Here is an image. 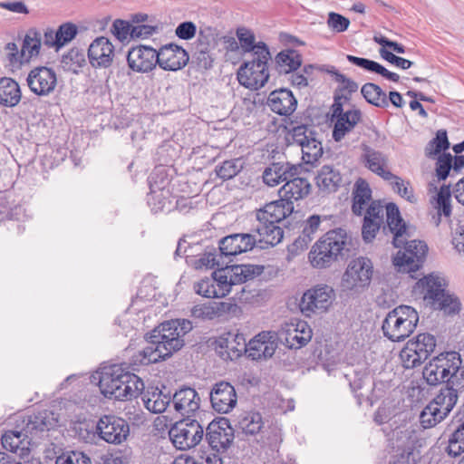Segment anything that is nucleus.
I'll return each mask as SVG.
<instances>
[{
	"instance_id": "obj_8",
	"label": "nucleus",
	"mask_w": 464,
	"mask_h": 464,
	"mask_svg": "<svg viewBox=\"0 0 464 464\" xmlns=\"http://www.w3.org/2000/svg\"><path fill=\"white\" fill-rule=\"evenodd\" d=\"M405 237L401 246L392 258V264L401 273H414L420 269L426 260L428 246L421 240H408Z\"/></svg>"
},
{
	"instance_id": "obj_63",
	"label": "nucleus",
	"mask_w": 464,
	"mask_h": 464,
	"mask_svg": "<svg viewBox=\"0 0 464 464\" xmlns=\"http://www.w3.org/2000/svg\"><path fill=\"white\" fill-rule=\"evenodd\" d=\"M453 157L450 153L444 152L439 155L436 162V176L438 179L445 180L449 176L452 168Z\"/></svg>"
},
{
	"instance_id": "obj_9",
	"label": "nucleus",
	"mask_w": 464,
	"mask_h": 464,
	"mask_svg": "<svg viewBox=\"0 0 464 464\" xmlns=\"http://www.w3.org/2000/svg\"><path fill=\"white\" fill-rule=\"evenodd\" d=\"M373 274V266L368 257L359 256L352 259L341 280L343 291L360 292L367 288Z\"/></svg>"
},
{
	"instance_id": "obj_33",
	"label": "nucleus",
	"mask_w": 464,
	"mask_h": 464,
	"mask_svg": "<svg viewBox=\"0 0 464 464\" xmlns=\"http://www.w3.org/2000/svg\"><path fill=\"white\" fill-rule=\"evenodd\" d=\"M362 162L364 167L382 178L384 180H390L394 177V174L392 171L386 169L388 159L384 153L365 144H362Z\"/></svg>"
},
{
	"instance_id": "obj_14",
	"label": "nucleus",
	"mask_w": 464,
	"mask_h": 464,
	"mask_svg": "<svg viewBox=\"0 0 464 464\" xmlns=\"http://www.w3.org/2000/svg\"><path fill=\"white\" fill-rule=\"evenodd\" d=\"M57 421L53 411L43 410L23 417L20 427L24 431V437H28L34 444L37 440L47 436L48 431L56 426Z\"/></svg>"
},
{
	"instance_id": "obj_27",
	"label": "nucleus",
	"mask_w": 464,
	"mask_h": 464,
	"mask_svg": "<svg viewBox=\"0 0 464 464\" xmlns=\"http://www.w3.org/2000/svg\"><path fill=\"white\" fill-rule=\"evenodd\" d=\"M277 336L274 332H262L248 342L246 353L252 360L267 359L275 353Z\"/></svg>"
},
{
	"instance_id": "obj_43",
	"label": "nucleus",
	"mask_w": 464,
	"mask_h": 464,
	"mask_svg": "<svg viewBox=\"0 0 464 464\" xmlns=\"http://www.w3.org/2000/svg\"><path fill=\"white\" fill-rule=\"evenodd\" d=\"M319 189L334 192L340 187L342 176L339 170L330 165H324L315 177Z\"/></svg>"
},
{
	"instance_id": "obj_24",
	"label": "nucleus",
	"mask_w": 464,
	"mask_h": 464,
	"mask_svg": "<svg viewBox=\"0 0 464 464\" xmlns=\"http://www.w3.org/2000/svg\"><path fill=\"white\" fill-rule=\"evenodd\" d=\"M293 202H286L282 198L271 201L256 212V219L261 224H279L294 212Z\"/></svg>"
},
{
	"instance_id": "obj_47",
	"label": "nucleus",
	"mask_w": 464,
	"mask_h": 464,
	"mask_svg": "<svg viewBox=\"0 0 464 464\" xmlns=\"http://www.w3.org/2000/svg\"><path fill=\"white\" fill-rule=\"evenodd\" d=\"M237 36L244 52L252 53V56L258 55L262 49L269 50L264 42L256 43L255 34L245 27L237 30Z\"/></svg>"
},
{
	"instance_id": "obj_61",
	"label": "nucleus",
	"mask_w": 464,
	"mask_h": 464,
	"mask_svg": "<svg viewBox=\"0 0 464 464\" xmlns=\"http://www.w3.org/2000/svg\"><path fill=\"white\" fill-rule=\"evenodd\" d=\"M223 454L208 447V449H200L191 456L198 464H223Z\"/></svg>"
},
{
	"instance_id": "obj_58",
	"label": "nucleus",
	"mask_w": 464,
	"mask_h": 464,
	"mask_svg": "<svg viewBox=\"0 0 464 464\" xmlns=\"http://www.w3.org/2000/svg\"><path fill=\"white\" fill-rule=\"evenodd\" d=\"M147 202L155 212L162 211L170 203V189L160 190L152 193L150 190L147 195Z\"/></svg>"
},
{
	"instance_id": "obj_30",
	"label": "nucleus",
	"mask_w": 464,
	"mask_h": 464,
	"mask_svg": "<svg viewBox=\"0 0 464 464\" xmlns=\"http://www.w3.org/2000/svg\"><path fill=\"white\" fill-rule=\"evenodd\" d=\"M281 341L290 349H299L307 344L312 338V330L306 322L298 321L285 325L281 334Z\"/></svg>"
},
{
	"instance_id": "obj_18",
	"label": "nucleus",
	"mask_w": 464,
	"mask_h": 464,
	"mask_svg": "<svg viewBox=\"0 0 464 464\" xmlns=\"http://www.w3.org/2000/svg\"><path fill=\"white\" fill-rule=\"evenodd\" d=\"M304 171L308 172V169H304L301 164H292L288 161L272 162L265 169L263 180L266 185L274 187L281 182L285 183L295 175H303Z\"/></svg>"
},
{
	"instance_id": "obj_44",
	"label": "nucleus",
	"mask_w": 464,
	"mask_h": 464,
	"mask_svg": "<svg viewBox=\"0 0 464 464\" xmlns=\"http://www.w3.org/2000/svg\"><path fill=\"white\" fill-rule=\"evenodd\" d=\"M22 97L20 86L12 78L0 79V104L5 107H14L19 103Z\"/></svg>"
},
{
	"instance_id": "obj_10",
	"label": "nucleus",
	"mask_w": 464,
	"mask_h": 464,
	"mask_svg": "<svg viewBox=\"0 0 464 464\" xmlns=\"http://www.w3.org/2000/svg\"><path fill=\"white\" fill-rule=\"evenodd\" d=\"M169 436L175 448L187 450L196 447L202 440L204 428L197 420L188 416L171 426Z\"/></svg>"
},
{
	"instance_id": "obj_32",
	"label": "nucleus",
	"mask_w": 464,
	"mask_h": 464,
	"mask_svg": "<svg viewBox=\"0 0 464 464\" xmlns=\"http://www.w3.org/2000/svg\"><path fill=\"white\" fill-rule=\"evenodd\" d=\"M3 447L17 454L21 459H24L30 454V447L34 444L28 437H24V431L16 425L15 430H6L1 438Z\"/></svg>"
},
{
	"instance_id": "obj_29",
	"label": "nucleus",
	"mask_w": 464,
	"mask_h": 464,
	"mask_svg": "<svg viewBox=\"0 0 464 464\" xmlns=\"http://www.w3.org/2000/svg\"><path fill=\"white\" fill-rule=\"evenodd\" d=\"M383 220V206L380 201H372L366 209L362 227V237L366 243H370L375 238L376 234L384 224Z\"/></svg>"
},
{
	"instance_id": "obj_60",
	"label": "nucleus",
	"mask_w": 464,
	"mask_h": 464,
	"mask_svg": "<svg viewBox=\"0 0 464 464\" xmlns=\"http://www.w3.org/2000/svg\"><path fill=\"white\" fill-rule=\"evenodd\" d=\"M55 464H92L91 458L82 451L69 450L56 458Z\"/></svg>"
},
{
	"instance_id": "obj_51",
	"label": "nucleus",
	"mask_w": 464,
	"mask_h": 464,
	"mask_svg": "<svg viewBox=\"0 0 464 464\" xmlns=\"http://www.w3.org/2000/svg\"><path fill=\"white\" fill-rule=\"evenodd\" d=\"M42 43L41 33L36 29H30L24 36L22 45V52L25 54L27 61L38 56Z\"/></svg>"
},
{
	"instance_id": "obj_5",
	"label": "nucleus",
	"mask_w": 464,
	"mask_h": 464,
	"mask_svg": "<svg viewBox=\"0 0 464 464\" xmlns=\"http://www.w3.org/2000/svg\"><path fill=\"white\" fill-rule=\"evenodd\" d=\"M413 291L422 295L434 309L443 311L446 314H459L461 309L459 299L446 291L444 279L440 276L430 274L420 278Z\"/></svg>"
},
{
	"instance_id": "obj_39",
	"label": "nucleus",
	"mask_w": 464,
	"mask_h": 464,
	"mask_svg": "<svg viewBox=\"0 0 464 464\" xmlns=\"http://www.w3.org/2000/svg\"><path fill=\"white\" fill-rule=\"evenodd\" d=\"M383 335L392 342H401L409 337L415 329H409L402 319L387 314L382 322Z\"/></svg>"
},
{
	"instance_id": "obj_52",
	"label": "nucleus",
	"mask_w": 464,
	"mask_h": 464,
	"mask_svg": "<svg viewBox=\"0 0 464 464\" xmlns=\"http://www.w3.org/2000/svg\"><path fill=\"white\" fill-rule=\"evenodd\" d=\"M445 451L453 458L464 453V421L450 435Z\"/></svg>"
},
{
	"instance_id": "obj_54",
	"label": "nucleus",
	"mask_w": 464,
	"mask_h": 464,
	"mask_svg": "<svg viewBox=\"0 0 464 464\" xmlns=\"http://www.w3.org/2000/svg\"><path fill=\"white\" fill-rule=\"evenodd\" d=\"M372 191L368 186V184L363 183L362 185H358L356 190L354 192L352 211L356 216H361L362 214V210L364 206L371 199Z\"/></svg>"
},
{
	"instance_id": "obj_2",
	"label": "nucleus",
	"mask_w": 464,
	"mask_h": 464,
	"mask_svg": "<svg viewBox=\"0 0 464 464\" xmlns=\"http://www.w3.org/2000/svg\"><path fill=\"white\" fill-rule=\"evenodd\" d=\"M354 243L346 229L337 227L324 233L312 246L308 258L313 267L324 269L344 262L354 255Z\"/></svg>"
},
{
	"instance_id": "obj_6",
	"label": "nucleus",
	"mask_w": 464,
	"mask_h": 464,
	"mask_svg": "<svg viewBox=\"0 0 464 464\" xmlns=\"http://www.w3.org/2000/svg\"><path fill=\"white\" fill-rule=\"evenodd\" d=\"M287 136L302 149V160L305 164L313 165L323 155V146L317 127L312 123H299L291 121L285 126Z\"/></svg>"
},
{
	"instance_id": "obj_49",
	"label": "nucleus",
	"mask_w": 464,
	"mask_h": 464,
	"mask_svg": "<svg viewBox=\"0 0 464 464\" xmlns=\"http://www.w3.org/2000/svg\"><path fill=\"white\" fill-rule=\"evenodd\" d=\"M244 168L241 158L224 160L215 167L216 175L222 180L227 181L236 177Z\"/></svg>"
},
{
	"instance_id": "obj_20",
	"label": "nucleus",
	"mask_w": 464,
	"mask_h": 464,
	"mask_svg": "<svg viewBox=\"0 0 464 464\" xmlns=\"http://www.w3.org/2000/svg\"><path fill=\"white\" fill-rule=\"evenodd\" d=\"M129 67L138 72H148L159 65L158 51L147 45L132 47L127 55Z\"/></svg>"
},
{
	"instance_id": "obj_41",
	"label": "nucleus",
	"mask_w": 464,
	"mask_h": 464,
	"mask_svg": "<svg viewBox=\"0 0 464 464\" xmlns=\"http://www.w3.org/2000/svg\"><path fill=\"white\" fill-rule=\"evenodd\" d=\"M302 55L294 49L279 52L275 58V68L279 74H289L302 65Z\"/></svg>"
},
{
	"instance_id": "obj_1",
	"label": "nucleus",
	"mask_w": 464,
	"mask_h": 464,
	"mask_svg": "<svg viewBox=\"0 0 464 464\" xmlns=\"http://www.w3.org/2000/svg\"><path fill=\"white\" fill-rule=\"evenodd\" d=\"M192 329L187 319L165 321L146 334L148 345L131 359L133 365H149L166 360L185 344L184 335Z\"/></svg>"
},
{
	"instance_id": "obj_21",
	"label": "nucleus",
	"mask_w": 464,
	"mask_h": 464,
	"mask_svg": "<svg viewBox=\"0 0 464 464\" xmlns=\"http://www.w3.org/2000/svg\"><path fill=\"white\" fill-rule=\"evenodd\" d=\"M386 208V225L383 226V232L385 234L391 233L392 235V245L394 247L399 248L405 237H410L407 231L405 221L401 216L398 206L390 202L385 206Z\"/></svg>"
},
{
	"instance_id": "obj_4",
	"label": "nucleus",
	"mask_w": 464,
	"mask_h": 464,
	"mask_svg": "<svg viewBox=\"0 0 464 464\" xmlns=\"http://www.w3.org/2000/svg\"><path fill=\"white\" fill-rule=\"evenodd\" d=\"M454 381H450L440 387L434 398L424 407L420 414V422L424 429L435 427L444 420L456 406L459 395L464 391V378L460 381L455 375Z\"/></svg>"
},
{
	"instance_id": "obj_15",
	"label": "nucleus",
	"mask_w": 464,
	"mask_h": 464,
	"mask_svg": "<svg viewBox=\"0 0 464 464\" xmlns=\"http://www.w3.org/2000/svg\"><path fill=\"white\" fill-rule=\"evenodd\" d=\"M234 432L229 420L218 417L208 423L204 434L208 448L217 452L226 453L234 441Z\"/></svg>"
},
{
	"instance_id": "obj_35",
	"label": "nucleus",
	"mask_w": 464,
	"mask_h": 464,
	"mask_svg": "<svg viewBox=\"0 0 464 464\" xmlns=\"http://www.w3.org/2000/svg\"><path fill=\"white\" fill-rule=\"evenodd\" d=\"M311 189L307 178L295 175L290 178L279 189V197L286 202H293L306 198Z\"/></svg>"
},
{
	"instance_id": "obj_3",
	"label": "nucleus",
	"mask_w": 464,
	"mask_h": 464,
	"mask_svg": "<svg viewBox=\"0 0 464 464\" xmlns=\"http://www.w3.org/2000/svg\"><path fill=\"white\" fill-rule=\"evenodd\" d=\"M99 387L105 397L118 401L137 398L145 389L143 381L123 364L103 367L100 372Z\"/></svg>"
},
{
	"instance_id": "obj_26",
	"label": "nucleus",
	"mask_w": 464,
	"mask_h": 464,
	"mask_svg": "<svg viewBox=\"0 0 464 464\" xmlns=\"http://www.w3.org/2000/svg\"><path fill=\"white\" fill-rule=\"evenodd\" d=\"M293 202H286L282 198L271 201L256 212V219L261 224H279L294 212Z\"/></svg>"
},
{
	"instance_id": "obj_25",
	"label": "nucleus",
	"mask_w": 464,
	"mask_h": 464,
	"mask_svg": "<svg viewBox=\"0 0 464 464\" xmlns=\"http://www.w3.org/2000/svg\"><path fill=\"white\" fill-rule=\"evenodd\" d=\"M293 202H286L282 198L271 201L256 212V219L261 224H279L294 212Z\"/></svg>"
},
{
	"instance_id": "obj_22",
	"label": "nucleus",
	"mask_w": 464,
	"mask_h": 464,
	"mask_svg": "<svg viewBox=\"0 0 464 464\" xmlns=\"http://www.w3.org/2000/svg\"><path fill=\"white\" fill-rule=\"evenodd\" d=\"M159 66L165 71H178L185 67L189 60L188 52L181 46L170 43L158 51Z\"/></svg>"
},
{
	"instance_id": "obj_37",
	"label": "nucleus",
	"mask_w": 464,
	"mask_h": 464,
	"mask_svg": "<svg viewBox=\"0 0 464 464\" xmlns=\"http://www.w3.org/2000/svg\"><path fill=\"white\" fill-rule=\"evenodd\" d=\"M405 440L396 439V446L393 448L394 454L392 456L390 464H416L420 458L419 451L416 450L414 441L408 434L404 435Z\"/></svg>"
},
{
	"instance_id": "obj_48",
	"label": "nucleus",
	"mask_w": 464,
	"mask_h": 464,
	"mask_svg": "<svg viewBox=\"0 0 464 464\" xmlns=\"http://www.w3.org/2000/svg\"><path fill=\"white\" fill-rule=\"evenodd\" d=\"M434 207L439 216L437 224H439L441 216L449 218L452 214L450 185L443 184L440 188L436 197H434Z\"/></svg>"
},
{
	"instance_id": "obj_34",
	"label": "nucleus",
	"mask_w": 464,
	"mask_h": 464,
	"mask_svg": "<svg viewBox=\"0 0 464 464\" xmlns=\"http://www.w3.org/2000/svg\"><path fill=\"white\" fill-rule=\"evenodd\" d=\"M320 71L330 74L333 81L339 83L334 92V100L340 97L341 102H348L351 100L352 94L358 91V83L340 72L334 65H321Z\"/></svg>"
},
{
	"instance_id": "obj_42",
	"label": "nucleus",
	"mask_w": 464,
	"mask_h": 464,
	"mask_svg": "<svg viewBox=\"0 0 464 464\" xmlns=\"http://www.w3.org/2000/svg\"><path fill=\"white\" fill-rule=\"evenodd\" d=\"M256 231L258 235L256 245L260 248H267L279 244L284 237V230L277 224H261L258 222Z\"/></svg>"
},
{
	"instance_id": "obj_45",
	"label": "nucleus",
	"mask_w": 464,
	"mask_h": 464,
	"mask_svg": "<svg viewBox=\"0 0 464 464\" xmlns=\"http://www.w3.org/2000/svg\"><path fill=\"white\" fill-rule=\"evenodd\" d=\"M361 93L369 104L381 109L388 108L387 93L379 85L366 82L362 86Z\"/></svg>"
},
{
	"instance_id": "obj_17",
	"label": "nucleus",
	"mask_w": 464,
	"mask_h": 464,
	"mask_svg": "<svg viewBox=\"0 0 464 464\" xmlns=\"http://www.w3.org/2000/svg\"><path fill=\"white\" fill-rule=\"evenodd\" d=\"M30 91L37 96H47L57 85V75L53 69L47 66L33 68L26 78Z\"/></svg>"
},
{
	"instance_id": "obj_53",
	"label": "nucleus",
	"mask_w": 464,
	"mask_h": 464,
	"mask_svg": "<svg viewBox=\"0 0 464 464\" xmlns=\"http://www.w3.org/2000/svg\"><path fill=\"white\" fill-rule=\"evenodd\" d=\"M392 190L410 203H416L413 188L410 181L403 180L401 177L394 174L390 180Z\"/></svg>"
},
{
	"instance_id": "obj_13",
	"label": "nucleus",
	"mask_w": 464,
	"mask_h": 464,
	"mask_svg": "<svg viewBox=\"0 0 464 464\" xmlns=\"http://www.w3.org/2000/svg\"><path fill=\"white\" fill-rule=\"evenodd\" d=\"M343 103L341 102V98L337 97L331 106L332 120H335L333 130V139L335 141L342 140L362 121V117L361 110L355 105H353L351 110L344 111Z\"/></svg>"
},
{
	"instance_id": "obj_50",
	"label": "nucleus",
	"mask_w": 464,
	"mask_h": 464,
	"mask_svg": "<svg viewBox=\"0 0 464 464\" xmlns=\"http://www.w3.org/2000/svg\"><path fill=\"white\" fill-rule=\"evenodd\" d=\"M450 145L447 130H439L435 138L426 145L425 155L430 159L434 158L436 155H440L442 151L444 153L450 148Z\"/></svg>"
},
{
	"instance_id": "obj_36",
	"label": "nucleus",
	"mask_w": 464,
	"mask_h": 464,
	"mask_svg": "<svg viewBox=\"0 0 464 464\" xmlns=\"http://www.w3.org/2000/svg\"><path fill=\"white\" fill-rule=\"evenodd\" d=\"M174 409L182 416L194 414L200 405V398L195 389L182 387L172 396Z\"/></svg>"
},
{
	"instance_id": "obj_46",
	"label": "nucleus",
	"mask_w": 464,
	"mask_h": 464,
	"mask_svg": "<svg viewBox=\"0 0 464 464\" xmlns=\"http://www.w3.org/2000/svg\"><path fill=\"white\" fill-rule=\"evenodd\" d=\"M238 425L245 434L256 435L264 426L262 415L258 411H245L238 418Z\"/></svg>"
},
{
	"instance_id": "obj_55",
	"label": "nucleus",
	"mask_w": 464,
	"mask_h": 464,
	"mask_svg": "<svg viewBox=\"0 0 464 464\" xmlns=\"http://www.w3.org/2000/svg\"><path fill=\"white\" fill-rule=\"evenodd\" d=\"M224 305L225 303L198 304L191 309V315L201 320H213L219 315L221 307Z\"/></svg>"
},
{
	"instance_id": "obj_62",
	"label": "nucleus",
	"mask_w": 464,
	"mask_h": 464,
	"mask_svg": "<svg viewBox=\"0 0 464 464\" xmlns=\"http://www.w3.org/2000/svg\"><path fill=\"white\" fill-rule=\"evenodd\" d=\"M62 63L69 70L76 71L85 63V55L82 50L72 48L63 56Z\"/></svg>"
},
{
	"instance_id": "obj_28",
	"label": "nucleus",
	"mask_w": 464,
	"mask_h": 464,
	"mask_svg": "<svg viewBox=\"0 0 464 464\" xmlns=\"http://www.w3.org/2000/svg\"><path fill=\"white\" fill-rule=\"evenodd\" d=\"M114 57V46L104 36L97 37L90 44L88 58L94 68H108L111 65Z\"/></svg>"
},
{
	"instance_id": "obj_16",
	"label": "nucleus",
	"mask_w": 464,
	"mask_h": 464,
	"mask_svg": "<svg viewBox=\"0 0 464 464\" xmlns=\"http://www.w3.org/2000/svg\"><path fill=\"white\" fill-rule=\"evenodd\" d=\"M100 439L107 443L119 445L130 435V425L126 420L115 415H103L96 424Z\"/></svg>"
},
{
	"instance_id": "obj_11",
	"label": "nucleus",
	"mask_w": 464,
	"mask_h": 464,
	"mask_svg": "<svg viewBox=\"0 0 464 464\" xmlns=\"http://www.w3.org/2000/svg\"><path fill=\"white\" fill-rule=\"evenodd\" d=\"M436 347L435 337L428 333L420 334L415 340L407 342L400 356L405 368H415L424 362Z\"/></svg>"
},
{
	"instance_id": "obj_12",
	"label": "nucleus",
	"mask_w": 464,
	"mask_h": 464,
	"mask_svg": "<svg viewBox=\"0 0 464 464\" xmlns=\"http://www.w3.org/2000/svg\"><path fill=\"white\" fill-rule=\"evenodd\" d=\"M335 299L334 288L328 285H317L306 290L300 301L302 314L310 317L326 312Z\"/></svg>"
},
{
	"instance_id": "obj_19",
	"label": "nucleus",
	"mask_w": 464,
	"mask_h": 464,
	"mask_svg": "<svg viewBox=\"0 0 464 464\" xmlns=\"http://www.w3.org/2000/svg\"><path fill=\"white\" fill-rule=\"evenodd\" d=\"M256 245V237L248 233H237L219 240V257H227L252 250Z\"/></svg>"
},
{
	"instance_id": "obj_23",
	"label": "nucleus",
	"mask_w": 464,
	"mask_h": 464,
	"mask_svg": "<svg viewBox=\"0 0 464 464\" xmlns=\"http://www.w3.org/2000/svg\"><path fill=\"white\" fill-rule=\"evenodd\" d=\"M209 399L212 408L219 413L229 412L237 404V393L234 386L221 381L214 384Z\"/></svg>"
},
{
	"instance_id": "obj_59",
	"label": "nucleus",
	"mask_w": 464,
	"mask_h": 464,
	"mask_svg": "<svg viewBox=\"0 0 464 464\" xmlns=\"http://www.w3.org/2000/svg\"><path fill=\"white\" fill-rule=\"evenodd\" d=\"M150 190L156 193L160 190L169 189V179L164 169L155 168L149 179Z\"/></svg>"
},
{
	"instance_id": "obj_64",
	"label": "nucleus",
	"mask_w": 464,
	"mask_h": 464,
	"mask_svg": "<svg viewBox=\"0 0 464 464\" xmlns=\"http://www.w3.org/2000/svg\"><path fill=\"white\" fill-rule=\"evenodd\" d=\"M57 40L61 48L70 43L78 34V27L71 22L62 24L56 30Z\"/></svg>"
},
{
	"instance_id": "obj_7",
	"label": "nucleus",
	"mask_w": 464,
	"mask_h": 464,
	"mask_svg": "<svg viewBox=\"0 0 464 464\" xmlns=\"http://www.w3.org/2000/svg\"><path fill=\"white\" fill-rule=\"evenodd\" d=\"M270 60V51L263 48L258 52V55L243 63L237 71L239 83L250 90L262 88L269 78L267 63Z\"/></svg>"
},
{
	"instance_id": "obj_40",
	"label": "nucleus",
	"mask_w": 464,
	"mask_h": 464,
	"mask_svg": "<svg viewBox=\"0 0 464 464\" xmlns=\"http://www.w3.org/2000/svg\"><path fill=\"white\" fill-rule=\"evenodd\" d=\"M140 394L146 409L153 413L164 412L171 401V395L164 393L158 387H149Z\"/></svg>"
},
{
	"instance_id": "obj_56",
	"label": "nucleus",
	"mask_w": 464,
	"mask_h": 464,
	"mask_svg": "<svg viewBox=\"0 0 464 464\" xmlns=\"http://www.w3.org/2000/svg\"><path fill=\"white\" fill-rule=\"evenodd\" d=\"M388 314L402 319L409 329H415L419 322V314L417 311L409 305H400L389 312Z\"/></svg>"
},
{
	"instance_id": "obj_38",
	"label": "nucleus",
	"mask_w": 464,
	"mask_h": 464,
	"mask_svg": "<svg viewBox=\"0 0 464 464\" xmlns=\"http://www.w3.org/2000/svg\"><path fill=\"white\" fill-rule=\"evenodd\" d=\"M264 266L260 265H226L225 270L229 276L232 285H239L243 283L252 280L264 272Z\"/></svg>"
},
{
	"instance_id": "obj_31",
	"label": "nucleus",
	"mask_w": 464,
	"mask_h": 464,
	"mask_svg": "<svg viewBox=\"0 0 464 464\" xmlns=\"http://www.w3.org/2000/svg\"><path fill=\"white\" fill-rule=\"evenodd\" d=\"M266 104L273 112L290 116L296 109L297 100L290 90L280 88L269 93Z\"/></svg>"
},
{
	"instance_id": "obj_57",
	"label": "nucleus",
	"mask_w": 464,
	"mask_h": 464,
	"mask_svg": "<svg viewBox=\"0 0 464 464\" xmlns=\"http://www.w3.org/2000/svg\"><path fill=\"white\" fill-rule=\"evenodd\" d=\"M228 277L224 266L219 267L212 274L211 279L215 280V288L217 287L219 298L226 296L232 290L233 285Z\"/></svg>"
}]
</instances>
